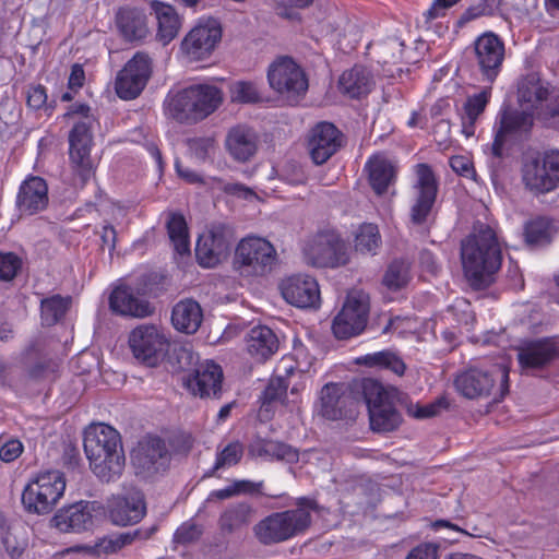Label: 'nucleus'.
<instances>
[{"label":"nucleus","mask_w":559,"mask_h":559,"mask_svg":"<svg viewBox=\"0 0 559 559\" xmlns=\"http://www.w3.org/2000/svg\"><path fill=\"white\" fill-rule=\"evenodd\" d=\"M500 381V399L509 392V370L504 366H493L490 370L471 367L460 372L454 379L457 392L466 399L486 397Z\"/></svg>","instance_id":"obj_12"},{"label":"nucleus","mask_w":559,"mask_h":559,"mask_svg":"<svg viewBox=\"0 0 559 559\" xmlns=\"http://www.w3.org/2000/svg\"><path fill=\"white\" fill-rule=\"evenodd\" d=\"M187 144L191 154L199 162H205L215 151V140L210 136L189 139Z\"/></svg>","instance_id":"obj_56"},{"label":"nucleus","mask_w":559,"mask_h":559,"mask_svg":"<svg viewBox=\"0 0 559 559\" xmlns=\"http://www.w3.org/2000/svg\"><path fill=\"white\" fill-rule=\"evenodd\" d=\"M3 545L7 554L11 559H19L23 555L26 547L25 542H19L16 537L10 533L3 537Z\"/></svg>","instance_id":"obj_64"},{"label":"nucleus","mask_w":559,"mask_h":559,"mask_svg":"<svg viewBox=\"0 0 559 559\" xmlns=\"http://www.w3.org/2000/svg\"><path fill=\"white\" fill-rule=\"evenodd\" d=\"M230 98L238 104H257L262 100L258 84L251 81H237L231 84Z\"/></svg>","instance_id":"obj_52"},{"label":"nucleus","mask_w":559,"mask_h":559,"mask_svg":"<svg viewBox=\"0 0 559 559\" xmlns=\"http://www.w3.org/2000/svg\"><path fill=\"white\" fill-rule=\"evenodd\" d=\"M354 364L369 368L389 369L397 376L404 374L406 369V365L402 358L391 350H382L357 357L355 358Z\"/></svg>","instance_id":"obj_44"},{"label":"nucleus","mask_w":559,"mask_h":559,"mask_svg":"<svg viewBox=\"0 0 559 559\" xmlns=\"http://www.w3.org/2000/svg\"><path fill=\"white\" fill-rule=\"evenodd\" d=\"M223 369L213 360L200 364L194 374L187 380L188 389L200 397L216 396L222 390Z\"/></svg>","instance_id":"obj_31"},{"label":"nucleus","mask_w":559,"mask_h":559,"mask_svg":"<svg viewBox=\"0 0 559 559\" xmlns=\"http://www.w3.org/2000/svg\"><path fill=\"white\" fill-rule=\"evenodd\" d=\"M411 263L403 258L394 259L386 267L382 284L390 290L404 288L411 280Z\"/></svg>","instance_id":"obj_48"},{"label":"nucleus","mask_w":559,"mask_h":559,"mask_svg":"<svg viewBox=\"0 0 559 559\" xmlns=\"http://www.w3.org/2000/svg\"><path fill=\"white\" fill-rule=\"evenodd\" d=\"M359 386L368 408L370 429L377 433L397 430L403 418L395 406L396 391L370 378L362 379Z\"/></svg>","instance_id":"obj_8"},{"label":"nucleus","mask_w":559,"mask_h":559,"mask_svg":"<svg viewBox=\"0 0 559 559\" xmlns=\"http://www.w3.org/2000/svg\"><path fill=\"white\" fill-rule=\"evenodd\" d=\"M355 253L361 255H376L382 243L379 228L376 224L364 223L359 226L354 239Z\"/></svg>","instance_id":"obj_45"},{"label":"nucleus","mask_w":559,"mask_h":559,"mask_svg":"<svg viewBox=\"0 0 559 559\" xmlns=\"http://www.w3.org/2000/svg\"><path fill=\"white\" fill-rule=\"evenodd\" d=\"M243 456V445L239 441L229 442L216 453L213 467L205 476H214L218 469L237 465Z\"/></svg>","instance_id":"obj_50"},{"label":"nucleus","mask_w":559,"mask_h":559,"mask_svg":"<svg viewBox=\"0 0 559 559\" xmlns=\"http://www.w3.org/2000/svg\"><path fill=\"white\" fill-rule=\"evenodd\" d=\"M234 241L233 228L225 223H212L198 238L195 259L200 266L213 269L229 254Z\"/></svg>","instance_id":"obj_15"},{"label":"nucleus","mask_w":559,"mask_h":559,"mask_svg":"<svg viewBox=\"0 0 559 559\" xmlns=\"http://www.w3.org/2000/svg\"><path fill=\"white\" fill-rule=\"evenodd\" d=\"M85 84V71L81 63H74L71 67L68 78V90L78 93Z\"/></svg>","instance_id":"obj_63"},{"label":"nucleus","mask_w":559,"mask_h":559,"mask_svg":"<svg viewBox=\"0 0 559 559\" xmlns=\"http://www.w3.org/2000/svg\"><path fill=\"white\" fill-rule=\"evenodd\" d=\"M156 531L155 527H152L150 531H146L144 534L142 530H135L133 533H121L114 536H105L99 538L95 545L93 546L92 552L102 556V555H110L116 554L124 546L130 545L136 538H150L153 533Z\"/></svg>","instance_id":"obj_41"},{"label":"nucleus","mask_w":559,"mask_h":559,"mask_svg":"<svg viewBox=\"0 0 559 559\" xmlns=\"http://www.w3.org/2000/svg\"><path fill=\"white\" fill-rule=\"evenodd\" d=\"M74 116H80L81 120L75 122L69 132V164L73 175L79 178L82 186H85L96 170L91 156L94 146L92 132L94 118L91 115V107L84 103L71 105L64 114L67 118Z\"/></svg>","instance_id":"obj_6"},{"label":"nucleus","mask_w":559,"mask_h":559,"mask_svg":"<svg viewBox=\"0 0 559 559\" xmlns=\"http://www.w3.org/2000/svg\"><path fill=\"white\" fill-rule=\"evenodd\" d=\"M554 226L547 217L538 216L525 223L523 236L530 248L544 247L550 243Z\"/></svg>","instance_id":"obj_42"},{"label":"nucleus","mask_w":559,"mask_h":559,"mask_svg":"<svg viewBox=\"0 0 559 559\" xmlns=\"http://www.w3.org/2000/svg\"><path fill=\"white\" fill-rule=\"evenodd\" d=\"M331 329L337 340L349 338V292L346 293L342 309L334 317Z\"/></svg>","instance_id":"obj_54"},{"label":"nucleus","mask_w":559,"mask_h":559,"mask_svg":"<svg viewBox=\"0 0 559 559\" xmlns=\"http://www.w3.org/2000/svg\"><path fill=\"white\" fill-rule=\"evenodd\" d=\"M72 305V297L55 294L44 297L39 304V316L41 325L53 326L59 323L69 311Z\"/></svg>","instance_id":"obj_40"},{"label":"nucleus","mask_w":559,"mask_h":559,"mask_svg":"<svg viewBox=\"0 0 559 559\" xmlns=\"http://www.w3.org/2000/svg\"><path fill=\"white\" fill-rule=\"evenodd\" d=\"M64 490L66 477L62 472H40L24 487L22 504L28 513L48 514L62 498Z\"/></svg>","instance_id":"obj_10"},{"label":"nucleus","mask_w":559,"mask_h":559,"mask_svg":"<svg viewBox=\"0 0 559 559\" xmlns=\"http://www.w3.org/2000/svg\"><path fill=\"white\" fill-rule=\"evenodd\" d=\"M201 534L202 532L197 524L186 522L176 530L174 540L178 544L185 545L199 539Z\"/></svg>","instance_id":"obj_59"},{"label":"nucleus","mask_w":559,"mask_h":559,"mask_svg":"<svg viewBox=\"0 0 559 559\" xmlns=\"http://www.w3.org/2000/svg\"><path fill=\"white\" fill-rule=\"evenodd\" d=\"M253 509L247 502L229 504L218 518V528L223 535H231L246 528L252 518Z\"/></svg>","instance_id":"obj_39"},{"label":"nucleus","mask_w":559,"mask_h":559,"mask_svg":"<svg viewBox=\"0 0 559 559\" xmlns=\"http://www.w3.org/2000/svg\"><path fill=\"white\" fill-rule=\"evenodd\" d=\"M107 512L111 522L119 526L136 524L146 512L143 495L138 490L127 495H114L107 500Z\"/></svg>","instance_id":"obj_26"},{"label":"nucleus","mask_w":559,"mask_h":559,"mask_svg":"<svg viewBox=\"0 0 559 559\" xmlns=\"http://www.w3.org/2000/svg\"><path fill=\"white\" fill-rule=\"evenodd\" d=\"M115 21L120 36L126 41L143 40L150 33L148 17L142 8L121 7L116 13Z\"/></svg>","instance_id":"obj_30"},{"label":"nucleus","mask_w":559,"mask_h":559,"mask_svg":"<svg viewBox=\"0 0 559 559\" xmlns=\"http://www.w3.org/2000/svg\"><path fill=\"white\" fill-rule=\"evenodd\" d=\"M83 447L90 468L102 481H114L122 475L126 456L121 436L107 424L90 425L84 431Z\"/></svg>","instance_id":"obj_3"},{"label":"nucleus","mask_w":559,"mask_h":559,"mask_svg":"<svg viewBox=\"0 0 559 559\" xmlns=\"http://www.w3.org/2000/svg\"><path fill=\"white\" fill-rule=\"evenodd\" d=\"M60 364L47 350L46 342L36 337L23 348L19 366L0 361V384L16 394H26L58 378Z\"/></svg>","instance_id":"obj_1"},{"label":"nucleus","mask_w":559,"mask_h":559,"mask_svg":"<svg viewBox=\"0 0 559 559\" xmlns=\"http://www.w3.org/2000/svg\"><path fill=\"white\" fill-rule=\"evenodd\" d=\"M151 9L157 20V37L164 44L170 43L178 34L181 21L175 8L168 3L154 0Z\"/></svg>","instance_id":"obj_38"},{"label":"nucleus","mask_w":559,"mask_h":559,"mask_svg":"<svg viewBox=\"0 0 559 559\" xmlns=\"http://www.w3.org/2000/svg\"><path fill=\"white\" fill-rule=\"evenodd\" d=\"M296 508L273 512L253 526V534L260 544L272 546L305 534L312 523V512L319 511L314 498L299 497Z\"/></svg>","instance_id":"obj_4"},{"label":"nucleus","mask_w":559,"mask_h":559,"mask_svg":"<svg viewBox=\"0 0 559 559\" xmlns=\"http://www.w3.org/2000/svg\"><path fill=\"white\" fill-rule=\"evenodd\" d=\"M416 175L415 201L411 207L409 216L413 224L421 225L427 221L435 205L438 194V180L428 164H418Z\"/></svg>","instance_id":"obj_23"},{"label":"nucleus","mask_w":559,"mask_h":559,"mask_svg":"<svg viewBox=\"0 0 559 559\" xmlns=\"http://www.w3.org/2000/svg\"><path fill=\"white\" fill-rule=\"evenodd\" d=\"M258 135L246 126L231 128L226 136V148L237 162H248L258 150Z\"/></svg>","instance_id":"obj_32"},{"label":"nucleus","mask_w":559,"mask_h":559,"mask_svg":"<svg viewBox=\"0 0 559 559\" xmlns=\"http://www.w3.org/2000/svg\"><path fill=\"white\" fill-rule=\"evenodd\" d=\"M368 182L372 191L381 197L388 192L389 187L396 181V167L385 157L374 155L365 165Z\"/></svg>","instance_id":"obj_34"},{"label":"nucleus","mask_w":559,"mask_h":559,"mask_svg":"<svg viewBox=\"0 0 559 559\" xmlns=\"http://www.w3.org/2000/svg\"><path fill=\"white\" fill-rule=\"evenodd\" d=\"M447 403L443 400H438L435 403L427 405H409L407 413L417 419L430 418L439 414L440 408H445Z\"/></svg>","instance_id":"obj_58"},{"label":"nucleus","mask_w":559,"mask_h":559,"mask_svg":"<svg viewBox=\"0 0 559 559\" xmlns=\"http://www.w3.org/2000/svg\"><path fill=\"white\" fill-rule=\"evenodd\" d=\"M370 297L362 290H352V337L361 334L368 323Z\"/></svg>","instance_id":"obj_46"},{"label":"nucleus","mask_w":559,"mask_h":559,"mask_svg":"<svg viewBox=\"0 0 559 559\" xmlns=\"http://www.w3.org/2000/svg\"><path fill=\"white\" fill-rule=\"evenodd\" d=\"M223 100V91L217 86L192 84L167 94L164 100V114L179 123L194 124L214 114Z\"/></svg>","instance_id":"obj_5"},{"label":"nucleus","mask_w":559,"mask_h":559,"mask_svg":"<svg viewBox=\"0 0 559 559\" xmlns=\"http://www.w3.org/2000/svg\"><path fill=\"white\" fill-rule=\"evenodd\" d=\"M438 545L433 543H423L413 548L406 559H438Z\"/></svg>","instance_id":"obj_62"},{"label":"nucleus","mask_w":559,"mask_h":559,"mask_svg":"<svg viewBox=\"0 0 559 559\" xmlns=\"http://www.w3.org/2000/svg\"><path fill=\"white\" fill-rule=\"evenodd\" d=\"M283 298L298 308H319L320 288L314 277L309 275H293L281 284Z\"/></svg>","instance_id":"obj_28"},{"label":"nucleus","mask_w":559,"mask_h":559,"mask_svg":"<svg viewBox=\"0 0 559 559\" xmlns=\"http://www.w3.org/2000/svg\"><path fill=\"white\" fill-rule=\"evenodd\" d=\"M22 452V442L17 439H10L0 447V460L7 463L13 462Z\"/></svg>","instance_id":"obj_61"},{"label":"nucleus","mask_w":559,"mask_h":559,"mask_svg":"<svg viewBox=\"0 0 559 559\" xmlns=\"http://www.w3.org/2000/svg\"><path fill=\"white\" fill-rule=\"evenodd\" d=\"M249 452L252 456L286 461L289 463L298 460V452L292 445L261 437H257L252 440L249 445Z\"/></svg>","instance_id":"obj_37"},{"label":"nucleus","mask_w":559,"mask_h":559,"mask_svg":"<svg viewBox=\"0 0 559 559\" xmlns=\"http://www.w3.org/2000/svg\"><path fill=\"white\" fill-rule=\"evenodd\" d=\"M535 112L528 109L504 108L499 114V128L496 131L493 142L490 145L492 158L500 160L504 156V144L510 134H526L534 126ZM499 162H497V165ZM496 162H492V166Z\"/></svg>","instance_id":"obj_20"},{"label":"nucleus","mask_w":559,"mask_h":559,"mask_svg":"<svg viewBox=\"0 0 559 559\" xmlns=\"http://www.w3.org/2000/svg\"><path fill=\"white\" fill-rule=\"evenodd\" d=\"M249 355L258 360L264 361L278 349V338L269 326H253L246 338Z\"/></svg>","instance_id":"obj_35"},{"label":"nucleus","mask_w":559,"mask_h":559,"mask_svg":"<svg viewBox=\"0 0 559 559\" xmlns=\"http://www.w3.org/2000/svg\"><path fill=\"white\" fill-rule=\"evenodd\" d=\"M516 98L521 108L535 112L544 126L555 127L559 122V92L555 94L551 84L537 72L519 80Z\"/></svg>","instance_id":"obj_7"},{"label":"nucleus","mask_w":559,"mask_h":559,"mask_svg":"<svg viewBox=\"0 0 559 559\" xmlns=\"http://www.w3.org/2000/svg\"><path fill=\"white\" fill-rule=\"evenodd\" d=\"M404 43L397 37H388L379 43L377 47L378 63L383 68L389 64H399L401 62L411 63L413 60L403 50Z\"/></svg>","instance_id":"obj_47"},{"label":"nucleus","mask_w":559,"mask_h":559,"mask_svg":"<svg viewBox=\"0 0 559 559\" xmlns=\"http://www.w3.org/2000/svg\"><path fill=\"white\" fill-rule=\"evenodd\" d=\"M490 96V90H484L478 94H475L467 98L464 109L466 112V116L469 121V128L468 130L466 127L464 128V132L467 136L472 135L474 133L473 126L476 121V119L481 115L488 104V99Z\"/></svg>","instance_id":"obj_53"},{"label":"nucleus","mask_w":559,"mask_h":559,"mask_svg":"<svg viewBox=\"0 0 559 559\" xmlns=\"http://www.w3.org/2000/svg\"><path fill=\"white\" fill-rule=\"evenodd\" d=\"M47 88L43 84H35L28 87L26 95V103L28 107L35 110L45 107L47 110H49V114H51L55 107L52 105L47 106Z\"/></svg>","instance_id":"obj_57"},{"label":"nucleus","mask_w":559,"mask_h":559,"mask_svg":"<svg viewBox=\"0 0 559 559\" xmlns=\"http://www.w3.org/2000/svg\"><path fill=\"white\" fill-rule=\"evenodd\" d=\"M289 382L282 376H274L270 379L266 388L261 395V409L265 412L271 411L274 403H283L286 397Z\"/></svg>","instance_id":"obj_51"},{"label":"nucleus","mask_w":559,"mask_h":559,"mask_svg":"<svg viewBox=\"0 0 559 559\" xmlns=\"http://www.w3.org/2000/svg\"><path fill=\"white\" fill-rule=\"evenodd\" d=\"M148 285L144 277L119 281L109 295L110 310L122 317L145 318L154 308L146 299Z\"/></svg>","instance_id":"obj_13"},{"label":"nucleus","mask_w":559,"mask_h":559,"mask_svg":"<svg viewBox=\"0 0 559 559\" xmlns=\"http://www.w3.org/2000/svg\"><path fill=\"white\" fill-rule=\"evenodd\" d=\"M307 264L316 267H336L346 263L345 245L338 233L320 230L302 248Z\"/></svg>","instance_id":"obj_17"},{"label":"nucleus","mask_w":559,"mask_h":559,"mask_svg":"<svg viewBox=\"0 0 559 559\" xmlns=\"http://www.w3.org/2000/svg\"><path fill=\"white\" fill-rule=\"evenodd\" d=\"M49 190L47 181L28 175L19 186L15 195V210L20 217H31L47 210Z\"/></svg>","instance_id":"obj_24"},{"label":"nucleus","mask_w":559,"mask_h":559,"mask_svg":"<svg viewBox=\"0 0 559 559\" xmlns=\"http://www.w3.org/2000/svg\"><path fill=\"white\" fill-rule=\"evenodd\" d=\"M275 260L276 250L269 240L248 236L235 248L233 269L242 277H260L271 272Z\"/></svg>","instance_id":"obj_11"},{"label":"nucleus","mask_w":559,"mask_h":559,"mask_svg":"<svg viewBox=\"0 0 559 559\" xmlns=\"http://www.w3.org/2000/svg\"><path fill=\"white\" fill-rule=\"evenodd\" d=\"M266 79L271 90L289 106L305 98L309 80L304 68L289 56H280L267 68Z\"/></svg>","instance_id":"obj_9"},{"label":"nucleus","mask_w":559,"mask_h":559,"mask_svg":"<svg viewBox=\"0 0 559 559\" xmlns=\"http://www.w3.org/2000/svg\"><path fill=\"white\" fill-rule=\"evenodd\" d=\"M348 400L349 383L328 382L320 390L314 406L320 417L335 421L346 417Z\"/></svg>","instance_id":"obj_27"},{"label":"nucleus","mask_w":559,"mask_h":559,"mask_svg":"<svg viewBox=\"0 0 559 559\" xmlns=\"http://www.w3.org/2000/svg\"><path fill=\"white\" fill-rule=\"evenodd\" d=\"M376 86L373 72L364 64L352 68V98H362L371 93Z\"/></svg>","instance_id":"obj_49"},{"label":"nucleus","mask_w":559,"mask_h":559,"mask_svg":"<svg viewBox=\"0 0 559 559\" xmlns=\"http://www.w3.org/2000/svg\"><path fill=\"white\" fill-rule=\"evenodd\" d=\"M203 320L200 305L192 299H185L176 304L171 312V322L176 330L193 334Z\"/></svg>","instance_id":"obj_36"},{"label":"nucleus","mask_w":559,"mask_h":559,"mask_svg":"<svg viewBox=\"0 0 559 559\" xmlns=\"http://www.w3.org/2000/svg\"><path fill=\"white\" fill-rule=\"evenodd\" d=\"M342 132L331 122L321 121L310 131L308 146L317 165L324 164L342 145Z\"/></svg>","instance_id":"obj_29"},{"label":"nucleus","mask_w":559,"mask_h":559,"mask_svg":"<svg viewBox=\"0 0 559 559\" xmlns=\"http://www.w3.org/2000/svg\"><path fill=\"white\" fill-rule=\"evenodd\" d=\"M167 234L176 253L180 255L190 253L189 228L185 216L171 213L166 224Z\"/></svg>","instance_id":"obj_43"},{"label":"nucleus","mask_w":559,"mask_h":559,"mask_svg":"<svg viewBox=\"0 0 559 559\" xmlns=\"http://www.w3.org/2000/svg\"><path fill=\"white\" fill-rule=\"evenodd\" d=\"M128 343L134 358L147 367H156L169 347L164 333L152 324L134 328L129 334Z\"/></svg>","instance_id":"obj_19"},{"label":"nucleus","mask_w":559,"mask_h":559,"mask_svg":"<svg viewBox=\"0 0 559 559\" xmlns=\"http://www.w3.org/2000/svg\"><path fill=\"white\" fill-rule=\"evenodd\" d=\"M461 259L471 287L476 290L489 287L502 263L496 231L487 224H475L473 233L461 242Z\"/></svg>","instance_id":"obj_2"},{"label":"nucleus","mask_w":559,"mask_h":559,"mask_svg":"<svg viewBox=\"0 0 559 559\" xmlns=\"http://www.w3.org/2000/svg\"><path fill=\"white\" fill-rule=\"evenodd\" d=\"M153 73V60L147 52L136 51L117 73L115 91L120 99H135Z\"/></svg>","instance_id":"obj_18"},{"label":"nucleus","mask_w":559,"mask_h":559,"mask_svg":"<svg viewBox=\"0 0 559 559\" xmlns=\"http://www.w3.org/2000/svg\"><path fill=\"white\" fill-rule=\"evenodd\" d=\"M522 180L535 194L547 193L559 185V151L550 150L523 164Z\"/></svg>","instance_id":"obj_16"},{"label":"nucleus","mask_w":559,"mask_h":559,"mask_svg":"<svg viewBox=\"0 0 559 559\" xmlns=\"http://www.w3.org/2000/svg\"><path fill=\"white\" fill-rule=\"evenodd\" d=\"M222 35L223 29L218 20L202 17L181 40L180 52L188 62L205 60L214 52Z\"/></svg>","instance_id":"obj_14"},{"label":"nucleus","mask_w":559,"mask_h":559,"mask_svg":"<svg viewBox=\"0 0 559 559\" xmlns=\"http://www.w3.org/2000/svg\"><path fill=\"white\" fill-rule=\"evenodd\" d=\"M52 521L61 532H82L93 525V515L90 503L80 501L57 512Z\"/></svg>","instance_id":"obj_33"},{"label":"nucleus","mask_w":559,"mask_h":559,"mask_svg":"<svg viewBox=\"0 0 559 559\" xmlns=\"http://www.w3.org/2000/svg\"><path fill=\"white\" fill-rule=\"evenodd\" d=\"M559 360L557 337L530 341L518 349V361L523 369L542 370Z\"/></svg>","instance_id":"obj_25"},{"label":"nucleus","mask_w":559,"mask_h":559,"mask_svg":"<svg viewBox=\"0 0 559 559\" xmlns=\"http://www.w3.org/2000/svg\"><path fill=\"white\" fill-rule=\"evenodd\" d=\"M496 0H483L477 5L468 8L461 16V22H469L483 15H491L495 10Z\"/></svg>","instance_id":"obj_60"},{"label":"nucleus","mask_w":559,"mask_h":559,"mask_svg":"<svg viewBox=\"0 0 559 559\" xmlns=\"http://www.w3.org/2000/svg\"><path fill=\"white\" fill-rule=\"evenodd\" d=\"M22 267V260L14 252H0V280L12 281Z\"/></svg>","instance_id":"obj_55"},{"label":"nucleus","mask_w":559,"mask_h":559,"mask_svg":"<svg viewBox=\"0 0 559 559\" xmlns=\"http://www.w3.org/2000/svg\"><path fill=\"white\" fill-rule=\"evenodd\" d=\"M474 53L483 80L489 83L495 82L504 61L503 40L493 32H485L475 39Z\"/></svg>","instance_id":"obj_21"},{"label":"nucleus","mask_w":559,"mask_h":559,"mask_svg":"<svg viewBox=\"0 0 559 559\" xmlns=\"http://www.w3.org/2000/svg\"><path fill=\"white\" fill-rule=\"evenodd\" d=\"M131 459L138 473L146 477L165 472L170 460L165 441L157 436H147L139 441Z\"/></svg>","instance_id":"obj_22"}]
</instances>
